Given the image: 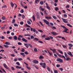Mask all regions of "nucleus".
<instances>
[{
    "label": "nucleus",
    "mask_w": 73,
    "mask_h": 73,
    "mask_svg": "<svg viewBox=\"0 0 73 73\" xmlns=\"http://www.w3.org/2000/svg\"><path fill=\"white\" fill-rule=\"evenodd\" d=\"M61 27L63 28L64 29H64V31H63V32H65V33H69V32H67V31L68 30V29H67L65 27V26L63 25H61Z\"/></svg>",
    "instance_id": "obj_1"
},
{
    "label": "nucleus",
    "mask_w": 73,
    "mask_h": 73,
    "mask_svg": "<svg viewBox=\"0 0 73 73\" xmlns=\"http://www.w3.org/2000/svg\"><path fill=\"white\" fill-rule=\"evenodd\" d=\"M3 65L4 67V68L6 69L7 70H9V67H8V66L6 64H5V63H3Z\"/></svg>",
    "instance_id": "obj_2"
},
{
    "label": "nucleus",
    "mask_w": 73,
    "mask_h": 73,
    "mask_svg": "<svg viewBox=\"0 0 73 73\" xmlns=\"http://www.w3.org/2000/svg\"><path fill=\"white\" fill-rule=\"evenodd\" d=\"M56 61L59 62H63V60L62 59L58 58L56 59Z\"/></svg>",
    "instance_id": "obj_3"
},
{
    "label": "nucleus",
    "mask_w": 73,
    "mask_h": 73,
    "mask_svg": "<svg viewBox=\"0 0 73 73\" xmlns=\"http://www.w3.org/2000/svg\"><path fill=\"white\" fill-rule=\"evenodd\" d=\"M62 21L64 23H68V21H66V19H64V18H62Z\"/></svg>",
    "instance_id": "obj_4"
},
{
    "label": "nucleus",
    "mask_w": 73,
    "mask_h": 73,
    "mask_svg": "<svg viewBox=\"0 0 73 73\" xmlns=\"http://www.w3.org/2000/svg\"><path fill=\"white\" fill-rule=\"evenodd\" d=\"M43 21H44V23H45V24H46V25H48V24H49V22H48V21L45 20V19H43Z\"/></svg>",
    "instance_id": "obj_5"
},
{
    "label": "nucleus",
    "mask_w": 73,
    "mask_h": 73,
    "mask_svg": "<svg viewBox=\"0 0 73 73\" xmlns=\"http://www.w3.org/2000/svg\"><path fill=\"white\" fill-rule=\"evenodd\" d=\"M30 28L31 32L33 31V32H35L36 31V30L35 28Z\"/></svg>",
    "instance_id": "obj_6"
},
{
    "label": "nucleus",
    "mask_w": 73,
    "mask_h": 73,
    "mask_svg": "<svg viewBox=\"0 0 73 73\" xmlns=\"http://www.w3.org/2000/svg\"><path fill=\"white\" fill-rule=\"evenodd\" d=\"M58 56L60 57H61V58H64L65 60H66V58H65V57L63 55H62L59 54L58 55Z\"/></svg>",
    "instance_id": "obj_7"
},
{
    "label": "nucleus",
    "mask_w": 73,
    "mask_h": 73,
    "mask_svg": "<svg viewBox=\"0 0 73 73\" xmlns=\"http://www.w3.org/2000/svg\"><path fill=\"white\" fill-rule=\"evenodd\" d=\"M46 8L48 10H50V8L49 6H48V5L47 3H46Z\"/></svg>",
    "instance_id": "obj_8"
},
{
    "label": "nucleus",
    "mask_w": 73,
    "mask_h": 73,
    "mask_svg": "<svg viewBox=\"0 0 73 73\" xmlns=\"http://www.w3.org/2000/svg\"><path fill=\"white\" fill-rule=\"evenodd\" d=\"M67 54H68V55H69V56H71V57H73V54L70 51H69V52H67Z\"/></svg>",
    "instance_id": "obj_9"
},
{
    "label": "nucleus",
    "mask_w": 73,
    "mask_h": 73,
    "mask_svg": "<svg viewBox=\"0 0 73 73\" xmlns=\"http://www.w3.org/2000/svg\"><path fill=\"white\" fill-rule=\"evenodd\" d=\"M67 54H68V55H69V56H71V57H73V54L70 51H69V52H67Z\"/></svg>",
    "instance_id": "obj_10"
},
{
    "label": "nucleus",
    "mask_w": 73,
    "mask_h": 73,
    "mask_svg": "<svg viewBox=\"0 0 73 73\" xmlns=\"http://www.w3.org/2000/svg\"><path fill=\"white\" fill-rule=\"evenodd\" d=\"M67 54H68V55H69V56H71V57H73V54L70 51H69V52H67Z\"/></svg>",
    "instance_id": "obj_11"
},
{
    "label": "nucleus",
    "mask_w": 73,
    "mask_h": 73,
    "mask_svg": "<svg viewBox=\"0 0 73 73\" xmlns=\"http://www.w3.org/2000/svg\"><path fill=\"white\" fill-rule=\"evenodd\" d=\"M67 54H68V55H69V56H71V57H73V54L70 51H69V52H67Z\"/></svg>",
    "instance_id": "obj_12"
},
{
    "label": "nucleus",
    "mask_w": 73,
    "mask_h": 73,
    "mask_svg": "<svg viewBox=\"0 0 73 73\" xmlns=\"http://www.w3.org/2000/svg\"><path fill=\"white\" fill-rule=\"evenodd\" d=\"M67 54H68V55H69V56H71V57H73V54L70 51H69V52H67Z\"/></svg>",
    "instance_id": "obj_13"
},
{
    "label": "nucleus",
    "mask_w": 73,
    "mask_h": 73,
    "mask_svg": "<svg viewBox=\"0 0 73 73\" xmlns=\"http://www.w3.org/2000/svg\"><path fill=\"white\" fill-rule=\"evenodd\" d=\"M67 54H68V55H69V56H71V57H73V54L70 51H69V52H67Z\"/></svg>",
    "instance_id": "obj_14"
},
{
    "label": "nucleus",
    "mask_w": 73,
    "mask_h": 73,
    "mask_svg": "<svg viewBox=\"0 0 73 73\" xmlns=\"http://www.w3.org/2000/svg\"><path fill=\"white\" fill-rule=\"evenodd\" d=\"M22 40L23 41H24L25 42H28V40L26 39L25 38H22Z\"/></svg>",
    "instance_id": "obj_15"
},
{
    "label": "nucleus",
    "mask_w": 73,
    "mask_h": 73,
    "mask_svg": "<svg viewBox=\"0 0 73 73\" xmlns=\"http://www.w3.org/2000/svg\"><path fill=\"white\" fill-rule=\"evenodd\" d=\"M43 65L42 66V67H43V68L44 69H45V68H46V63L45 62H44L43 64Z\"/></svg>",
    "instance_id": "obj_16"
},
{
    "label": "nucleus",
    "mask_w": 73,
    "mask_h": 73,
    "mask_svg": "<svg viewBox=\"0 0 73 73\" xmlns=\"http://www.w3.org/2000/svg\"><path fill=\"white\" fill-rule=\"evenodd\" d=\"M33 62L34 64H38V61L37 60H34L33 61Z\"/></svg>",
    "instance_id": "obj_17"
},
{
    "label": "nucleus",
    "mask_w": 73,
    "mask_h": 73,
    "mask_svg": "<svg viewBox=\"0 0 73 73\" xmlns=\"http://www.w3.org/2000/svg\"><path fill=\"white\" fill-rule=\"evenodd\" d=\"M24 45L27 48H28L29 47V45H28V44L25 43Z\"/></svg>",
    "instance_id": "obj_18"
},
{
    "label": "nucleus",
    "mask_w": 73,
    "mask_h": 73,
    "mask_svg": "<svg viewBox=\"0 0 73 73\" xmlns=\"http://www.w3.org/2000/svg\"><path fill=\"white\" fill-rule=\"evenodd\" d=\"M14 39L15 40H17V36L15 35L13 37Z\"/></svg>",
    "instance_id": "obj_19"
},
{
    "label": "nucleus",
    "mask_w": 73,
    "mask_h": 73,
    "mask_svg": "<svg viewBox=\"0 0 73 73\" xmlns=\"http://www.w3.org/2000/svg\"><path fill=\"white\" fill-rule=\"evenodd\" d=\"M40 10H41L42 11H44V9L42 8V7L40 6Z\"/></svg>",
    "instance_id": "obj_20"
},
{
    "label": "nucleus",
    "mask_w": 73,
    "mask_h": 73,
    "mask_svg": "<svg viewBox=\"0 0 73 73\" xmlns=\"http://www.w3.org/2000/svg\"><path fill=\"white\" fill-rule=\"evenodd\" d=\"M16 69H21V67L18 66H17L15 67Z\"/></svg>",
    "instance_id": "obj_21"
},
{
    "label": "nucleus",
    "mask_w": 73,
    "mask_h": 73,
    "mask_svg": "<svg viewBox=\"0 0 73 73\" xmlns=\"http://www.w3.org/2000/svg\"><path fill=\"white\" fill-rule=\"evenodd\" d=\"M44 58L43 56H42L40 55V56L39 57V59H43Z\"/></svg>",
    "instance_id": "obj_22"
},
{
    "label": "nucleus",
    "mask_w": 73,
    "mask_h": 73,
    "mask_svg": "<svg viewBox=\"0 0 73 73\" xmlns=\"http://www.w3.org/2000/svg\"><path fill=\"white\" fill-rule=\"evenodd\" d=\"M64 54L65 56L66 57H68V54H67L66 53V52H64Z\"/></svg>",
    "instance_id": "obj_23"
},
{
    "label": "nucleus",
    "mask_w": 73,
    "mask_h": 73,
    "mask_svg": "<svg viewBox=\"0 0 73 73\" xmlns=\"http://www.w3.org/2000/svg\"><path fill=\"white\" fill-rule=\"evenodd\" d=\"M51 33L53 35H57V33L54 32H51Z\"/></svg>",
    "instance_id": "obj_24"
},
{
    "label": "nucleus",
    "mask_w": 73,
    "mask_h": 73,
    "mask_svg": "<svg viewBox=\"0 0 73 73\" xmlns=\"http://www.w3.org/2000/svg\"><path fill=\"white\" fill-rule=\"evenodd\" d=\"M37 2H38V3H39V2H40L39 0H36L35 1V4H38V3Z\"/></svg>",
    "instance_id": "obj_25"
},
{
    "label": "nucleus",
    "mask_w": 73,
    "mask_h": 73,
    "mask_svg": "<svg viewBox=\"0 0 73 73\" xmlns=\"http://www.w3.org/2000/svg\"><path fill=\"white\" fill-rule=\"evenodd\" d=\"M11 7H14V5L13 4V2H11Z\"/></svg>",
    "instance_id": "obj_26"
},
{
    "label": "nucleus",
    "mask_w": 73,
    "mask_h": 73,
    "mask_svg": "<svg viewBox=\"0 0 73 73\" xmlns=\"http://www.w3.org/2000/svg\"><path fill=\"white\" fill-rule=\"evenodd\" d=\"M67 26H68V27H70L71 28L72 27V26L71 25H70V24L68 23L67 24Z\"/></svg>",
    "instance_id": "obj_27"
},
{
    "label": "nucleus",
    "mask_w": 73,
    "mask_h": 73,
    "mask_svg": "<svg viewBox=\"0 0 73 73\" xmlns=\"http://www.w3.org/2000/svg\"><path fill=\"white\" fill-rule=\"evenodd\" d=\"M52 53H56V50L55 49H53L52 50Z\"/></svg>",
    "instance_id": "obj_28"
},
{
    "label": "nucleus",
    "mask_w": 73,
    "mask_h": 73,
    "mask_svg": "<svg viewBox=\"0 0 73 73\" xmlns=\"http://www.w3.org/2000/svg\"><path fill=\"white\" fill-rule=\"evenodd\" d=\"M33 19V21H35L36 19H35V16L34 15H33L32 17Z\"/></svg>",
    "instance_id": "obj_29"
},
{
    "label": "nucleus",
    "mask_w": 73,
    "mask_h": 73,
    "mask_svg": "<svg viewBox=\"0 0 73 73\" xmlns=\"http://www.w3.org/2000/svg\"><path fill=\"white\" fill-rule=\"evenodd\" d=\"M58 50L59 52V53H60L62 54H63V53L62 52V51L60 50Z\"/></svg>",
    "instance_id": "obj_30"
},
{
    "label": "nucleus",
    "mask_w": 73,
    "mask_h": 73,
    "mask_svg": "<svg viewBox=\"0 0 73 73\" xmlns=\"http://www.w3.org/2000/svg\"><path fill=\"white\" fill-rule=\"evenodd\" d=\"M50 38L48 37L47 38H45V40H50Z\"/></svg>",
    "instance_id": "obj_31"
},
{
    "label": "nucleus",
    "mask_w": 73,
    "mask_h": 73,
    "mask_svg": "<svg viewBox=\"0 0 73 73\" xmlns=\"http://www.w3.org/2000/svg\"><path fill=\"white\" fill-rule=\"evenodd\" d=\"M45 18L47 19H51V17H45Z\"/></svg>",
    "instance_id": "obj_32"
},
{
    "label": "nucleus",
    "mask_w": 73,
    "mask_h": 73,
    "mask_svg": "<svg viewBox=\"0 0 73 73\" xmlns=\"http://www.w3.org/2000/svg\"><path fill=\"white\" fill-rule=\"evenodd\" d=\"M27 23L29 25H31V23L28 20L27 21Z\"/></svg>",
    "instance_id": "obj_33"
},
{
    "label": "nucleus",
    "mask_w": 73,
    "mask_h": 73,
    "mask_svg": "<svg viewBox=\"0 0 73 73\" xmlns=\"http://www.w3.org/2000/svg\"><path fill=\"white\" fill-rule=\"evenodd\" d=\"M68 45L70 47H72L73 46V44H68Z\"/></svg>",
    "instance_id": "obj_34"
},
{
    "label": "nucleus",
    "mask_w": 73,
    "mask_h": 73,
    "mask_svg": "<svg viewBox=\"0 0 73 73\" xmlns=\"http://www.w3.org/2000/svg\"><path fill=\"white\" fill-rule=\"evenodd\" d=\"M54 9L56 11H58V10L59 9H58V7H55Z\"/></svg>",
    "instance_id": "obj_35"
},
{
    "label": "nucleus",
    "mask_w": 73,
    "mask_h": 73,
    "mask_svg": "<svg viewBox=\"0 0 73 73\" xmlns=\"http://www.w3.org/2000/svg\"><path fill=\"white\" fill-rule=\"evenodd\" d=\"M5 44L6 45H10V43H9V42H6L5 43Z\"/></svg>",
    "instance_id": "obj_36"
},
{
    "label": "nucleus",
    "mask_w": 73,
    "mask_h": 73,
    "mask_svg": "<svg viewBox=\"0 0 73 73\" xmlns=\"http://www.w3.org/2000/svg\"><path fill=\"white\" fill-rule=\"evenodd\" d=\"M15 22H16V21L15 20V19H13L12 21V23L13 24H14V23H15Z\"/></svg>",
    "instance_id": "obj_37"
},
{
    "label": "nucleus",
    "mask_w": 73,
    "mask_h": 73,
    "mask_svg": "<svg viewBox=\"0 0 73 73\" xmlns=\"http://www.w3.org/2000/svg\"><path fill=\"white\" fill-rule=\"evenodd\" d=\"M40 5H43L44 4V2L43 1H40Z\"/></svg>",
    "instance_id": "obj_38"
},
{
    "label": "nucleus",
    "mask_w": 73,
    "mask_h": 73,
    "mask_svg": "<svg viewBox=\"0 0 73 73\" xmlns=\"http://www.w3.org/2000/svg\"><path fill=\"white\" fill-rule=\"evenodd\" d=\"M47 69L48 70L49 72H50V68L48 67H47Z\"/></svg>",
    "instance_id": "obj_39"
},
{
    "label": "nucleus",
    "mask_w": 73,
    "mask_h": 73,
    "mask_svg": "<svg viewBox=\"0 0 73 73\" xmlns=\"http://www.w3.org/2000/svg\"><path fill=\"white\" fill-rule=\"evenodd\" d=\"M24 35L25 36H31V35L29 34H25Z\"/></svg>",
    "instance_id": "obj_40"
},
{
    "label": "nucleus",
    "mask_w": 73,
    "mask_h": 73,
    "mask_svg": "<svg viewBox=\"0 0 73 73\" xmlns=\"http://www.w3.org/2000/svg\"><path fill=\"white\" fill-rule=\"evenodd\" d=\"M52 17H53V19L55 20H56V19H57V17L55 16H52Z\"/></svg>",
    "instance_id": "obj_41"
},
{
    "label": "nucleus",
    "mask_w": 73,
    "mask_h": 73,
    "mask_svg": "<svg viewBox=\"0 0 73 73\" xmlns=\"http://www.w3.org/2000/svg\"><path fill=\"white\" fill-rule=\"evenodd\" d=\"M46 11L45 10L44 11V15H48V14L47 13H46Z\"/></svg>",
    "instance_id": "obj_42"
},
{
    "label": "nucleus",
    "mask_w": 73,
    "mask_h": 73,
    "mask_svg": "<svg viewBox=\"0 0 73 73\" xmlns=\"http://www.w3.org/2000/svg\"><path fill=\"white\" fill-rule=\"evenodd\" d=\"M47 51H48L49 54L50 56H52V52L50 53V52H49V51L48 50H47Z\"/></svg>",
    "instance_id": "obj_43"
},
{
    "label": "nucleus",
    "mask_w": 73,
    "mask_h": 73,
    "mask_svg": "<svg viewBox=\"0 0 73 73\" xmlns=\"http://www.w3.org/2000/svg\"><path fill=\"white\" fill-rule=\"evenodd\" d=\"M21 52H25V49L24 48H22V50H21Z\"/></svg>",
    "instance_id": "obj_44"
},
{
    "label": "nucleus",
    "mask_w": 73,
    "mask_h": 73,
    "mask_svg": "<svg viewBox=\"0 0 73 73\" xmlns=\"http://www.w3.org/2000/svg\"><path fill=\"white\" fill-rule=\"evenodd\" d=\"M16 64H17V65H18V66H20V63H19V62H17Z\"/></svg>",
    "instance_id": "obj_45"
},
{
    "label": "nucleus",
    "mask_w": 73,
    "mask_h": 73,
    "mask_svg": "<svg viewBox=\"0 0 73 73\" xmlns=\"http://www.w3.org/2000/svg\"><path fill=\"white\" fill-rule=\"evenodd\" d=\"M70 60V58L69 57H67L66 58V61H68V60Z\"/></svg>",
    "instance_id": "obj_46"
},
{
    "label": "nucleus",
    "mask_w": 73,
    "mask_h": 73,
    "mask_svg": "<svg viewBox=\"0 0 73 73\" xmlns=\"http://www.w3.org/2000/svg\"><path fill=\"white\" fill-rule=\"evenodd\" d=\"M18 44L19 45H22V43H21V42H19L18 43Z\"/></svg>",
    "instance_id": "obj_47"
},
{
    "label": "nucleus",
    "mask_w": 73,
    "mask_h": 73,
    "mask_svg": "<svg viewBox=\"0 0 73 73\" xmlns=\"http://www.w3.org/2000/svg\"><path fill=\"white\" fill-rule=\"evenodd\" d=\"M4 46L5 47V48H8L9 47V46H8L7 45H4Z\"/></svg>",
    "instance_id": "obj_48"
},
{
    "label": "nucleus",
    "mask_w": 73,
    "mask_h": 73,
    "mask_svg": "<svg viewBox=\"0 0 73 73\" xmlns=\"http://www.w3.org/2000/svg\"><path fill=\"white\" fill-rule=\"evenodd\" d=\"M54 73H58V71H57V70H54Z\"/></svg>",
    "instance_id": "obj_49"
},
{
    "label": "nucleus",
    "mask_w": 73,
    "mask_h": 73,
    "mask_svg": "<svg viewBox=\"0 0 73 73\" xmlns=\"http://www.w3.org/2000/svg\"><path fill=\"white\" fill-rule=\"evenodd\" d=\"M34 51L36 52H37V48H35L34 49Z\"/></svg>",
    "instance_id": "obj_50"
},
{
    "label": "nucleus",
    "mask_w": 73,
    "mask_h": 73,
    "mask_svg": "<svg viewBox=\"0 0 73 73\" xmlns=\"http://www.w3.org/2000/svg\"><path fill=\"white\" fill-rule=\"evenodd\" d=\"M26 68L27 69H29V70H31V68L28 67V66H26Z\"/></svg>",
    "instance_id": "obj_51"
},
{
    "label": "nucleus",
    "mask_w": 73,
    "mask_h": 73,
    "mask_svg": "<svg viewBox=\"0 0 73 73\" xmlns=\"http://www.w3.org/2000/svg\"><path fill=\"white\" fill-rule=\"evenodd\" d=\"M34 36H33V35H32L31 36V39H33V38H34Z\"/></svg>",
    "instance_id": "obj_52"
},
{
    "label": "nucleus",
    "mask_w": 73,
    "mask_h": 73,
    "mask_svg": "<svg viewBox=\"0 0 73 73\" xmlns=\"http://www.w3.org/2000/svg\"><path fill=\"white\" fill-rule=\"evenodd\" d=\"M50 25H51V26H54V25L51 22L50 23Z\"/></svg>",
    "instance_id": "obj_53"
},
{
    "label": "nucleus",
    "mask_w": 73,
    "mask_h": 73,
    "mask_svg": "<svg viewBox=\"0 0 73 73\" xmlns=\"http://www.w3.org/2000/svg\"><path fill=\"white\" fill-rule=\"evenodd\" d=\"M34 40H36V41H38L39 40L37 38H35L34 39Z\"/></svg>",
    "instance_id": "obj_54"
},
{
    "label": "nucleus",
    "mask_w": 73,
    "mask_h": 73,
    "mask_svg": "<svg viewBox=\"0 0 73 73\" xmlns=\"http://www.w3.org/2000/svg\"><path fill=\"white\" fill-rule=\"evenodd\" d=\"M11 69L12 70H15V69L13 67H11Z\"/></svg>",
    "instance_id": "obj_55"
},
{
    "label": "nucleus",
    "mask_w": 73,
    "mask_h": 73,
    "mask_svg": "<svg viewBox=\"0 0 73 73\" xmlns=\"http://www.w3.org/2000/svg\"><path fill=\"white\" fill-rule=\"evenodd\" d=\"M21 13H24V10L22 9L20 11Z\"/></svg>",
    "instance_id": "obj_56"
},
{
    "label": "nucleus",
    "mask_w": 73,
    "mask_h": 73,
    "mask_svg": "<svg viewBox=\"0 0 73 73\" xmlns=\"http://www.w3.org/2000/svg\"><path fill=\"white\" fill-rule=\"evenodd\" d=\"M63 47V48H67V46H66V45H63L62 46Z\"/></svg>",
    "instance_id": "obj_57"
},
{
    "label": "nucleus",
    "mask_w": 73,
    "mask_h": 73,
    "mask_svg": "<svg viewBox=\"0 0 73 73\" xmlns=\"http://www.w3.org/2000/svg\"><path fill=\"white\" fill-rule=\"evenodd\" d=\"M14 51L15 52V53H17V51L16 50V49H15L14 50Z\"/></svg>",
    "instance_id": "obj_58"
},
{
    "label": "nucleus",
    "mask_w": 73,
    "mask_h": 73,
    "mask_svg": "<svg viewBox=\"0 0 73 73\" xmlns=\"http://www.w3.org/2000/svg\"><path fill=\"white\" fill-rule=\"evenodd\" d=\"M14 25L15 27H18V24H14Z\"/></svg>",
    "instance_id": "obj_59"
},
{
    "label": "nucleus",
    "mask_w": 73,
    "mask_h": 73,
    "mask_svg": "<svg viewBox=\"0 0 73 73\" xmlns=\"http://www.w3.org/2000/svg\"><path fill=\"white\" fill-rule=\"evenodd\" d=\"M20 24L21 25H23L24 24V22H20Z\"/></svg>",
    "instance_id": "obj_60"
},
{
    "label": "nucleus",
    "mask_w": 73,
    "mask_h": 73,
    "mask_svg": "<svg viewBox=\"0 0 73 73\" xmlns=\"http://www.w3.org/2000/svg\"><path fill=\"white\" fill-rule=\"evenodd\" d=\"M28 45H29V46L30 47H31V48H32V47H33L32 45H31L29 44H28Z\"/></svg>",
    "instance_id": "obj_61"
},
{
    "label": "nucleus",
    "mask_w": 73,
    "mask_h": 73,
    "mask_svg": "<svg viewBox=\"0 0 73 73\" xmlns=\"http://www.w3.org/2000/svg\"><path fill=\"white\" fill-rule=\"evenodd\" d=\"M18 60L19 61H21V60H23V59L22 58H18Z\"/></svg>",
    "instance_id": "obj_62"
},
{
    "label": "nucleus",
    "mask_w": 73,
    "mask_h": 73,
    "mask_svg": "<svg viewBox=\"0 0 73 73\" xmlns=\"http://www.w3.org/2000/svg\"><path fill=\"white\" fill-rule=\"evenodd\" d=\"M64 17H66H66H67V15H66V14H64Z\"/></svg>",
    "instance_id": "obj_63"
},
{
    "label": "nucleus",
    "mask_w": 73,
    "mask_h": 73,
    "mask_svg": "<svg viewBox=\"0 0 73 73\" xmlns=\"http://www.w3.org/2000/svg\"><path fill=\"white\" fill-rule=\"evenodd\" d=\"M20 38H23V36L22 35H19V36Z\"/></svg>",
    "instance_id": "obj_64"
}]
</instances>
